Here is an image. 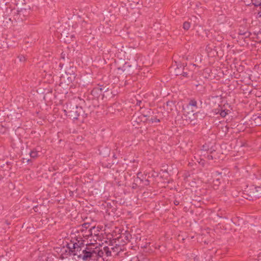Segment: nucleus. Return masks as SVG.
Returning a JSON list of instances; mask_svg holds the SVG:
<instances>
[{
	"label": "nucleus",
	"instance_id": "nucleus-2",
	"mask_svg": "<svg viewBox=\"0 0 261 261\" xmlns=\"http://www.w3.org/2000/svg\"><path fill=\"white\" fill-rule=\"evenodd\" d=\"M197 102L194 99L191 100L189 103L182 108V119L185 123H189L197 118Z\"/></svg>",
	"mask_w": 261,
	"mask_h": 261
},
{
	"label": "nucleus",
	"instance_id": "nucleus-26",
	"mask_svg": "<svg viewBox=\"0 0 261 261\" xmlns=\"http://www.w3.org/2000/svg\"><path fill=\"white\" fill-rule=\"evenodd\" d=\"M145 185H148V184L149 181H148V180H145Z\"/></svg>",
	"mask_w": 261,
	"mask_h": 261
},
{
	"label": "nucleus",
	"instance_id": "nucleus-32",
	"mask_svg": "<svg viewBox=\"0 0 261 261\" xmlns=\"http://www.w3.org/2000/svg\"><path fill=\"white\" fill-rule=\"evenodd\" d=\"M174 203H175L176 205L178 204V203H177V202H174Z\"/></svg>",
	"mask_w": 261,
	"mask_h": 261
},
{
	"label": "nucleus",
	"instance_id": "nucleus-15",
	"mask_svg": "<svg viewBox=\"0 0 261 261\" xmlns=\"http://www.w3.org/2000/svg\"><path fill=\"white\" fill-rule=\"evenodd\" d=\"M191 27V23L189 22L185 21L183 23L182 28L185 30H188Z\"/></svg>",
	"mask_w": 261,
	"mask_h": 261
},
{
	"label": "nucleus",
	"instance_id": "nucleus-21",
	"mask_svg": "<svg viewBox=\"0 0 261 261\" xmlns=\"http://www.w3.org/2000/svg\"><path fill=\"white\" fill-rule=\"evenodd\" d=\"M135 101H136V105L137 106H140V104L141 103V100H138L137 99H136L135 100L132 101V103H135Z\"/></svg>",
	"mask_w": 261,
	"mask_h": 261
},
{
	"label": "nucleus",
	"instance_id": "nucleus-8",
	"mask_svg": "<svg viewBox=\"0 0 261 261\" xmlns=\"http://www.w3.org/2000/svg\"><path fill=\"white\" fill-rule=\"evenodd\" d=\"M85 247H86V251L85 252H90L91 254H90L89 260L92 257L94 256V253H96L97 252V245L96 244H91V245H86Z\"/></svg>",
	"mask_w": 261,
	"mask_h": 261
},
{
	"label": "nucleus",
	"instance_id": "nucleus-16",
	"mask_svg": "<svg viewBox=\"0 0 261 261\" xmlns=\"http://www.w3.org/2000/svg\"><path fill=\"white\" fill-rule=\"evenodd\" d=\"M97 252L96 253H94V256H96L97 255L99 256H102L104 254L103 249L102 250H100L99 248H97L96 249Z\"/></svg>",
	"mask_w": 261,
	"mask_h": 261
},
{
	"label": "nucleus",
	"instance_id": "nucleus-11",
	"mask_svg": "<svg viewBox=\"0 0 261 261\" xmlns=\"http://www.w3.org/2000/svg\"><path fill=\"white\" fill-rule=\"evenodd\" d=\"M121 261H140V260L137 256H127Z\"/></svg>",
	"mask_w": 261,
	"mask_h": 261
},
{
	"label": "nucleus",
	"instance_id": "nucleus-33",
	"mask_svg": "<svg viewBox=\"0 0 261 261\" xmlns=\"http://www.w3.org/2000/svg\"><path fill=\"white\" fill-rule=\"evenodd\" d=\"M143 116H144V117H146V116H147V115H143Z\"/></svg>",
	"mask_w": 261,
	"mask_h": 261
},
{
	"label": "nucleus",
	"instance_id": "nucleus-4",
	"mask_svg": "<svg viewBox=\"0 0 261 261\" xmlns=\"http://www.w3.org/2000/svg\"><path fill=\"white\" fill-rule=\"evenodd\" d=\"M75 75L74 73L68 75L66 73L65 75L61 76L59 86L65 90V93H67L66 90L68 88L72 87V83L75 80Z\"/></svg>",
	"mask_w": 261,
	"mask_h": 261
},
{
	"label": "nucleus",
	"instance_id": "nucleus-18",
	"mask_svg": "<svg viewBox=\"0 0 261 261\" xmlns=\"http://www.w3.org/2000/svg\"><path fill=\"white\" fill-rule=\"evenodd\" d=\"M30 155L32 158H36L38 156V152L36 150H33L30 152Z\"/></svg>",
	"mask_w": 261,
	"mask_h": 261
},
{
	"label": "nucleus",
	"instance_id": "nucleus-17",
	"mask_svg": "<svg viewBox=\"0 0 261 261\" xmlns=\"http://www.w3.org/2000/svg\"><path fill=\"white\" fill-rule=\"evenodd\" d=\"M254 121L256 125H259L261 123V115L255 118Z\"/></svg>",
	"mask_w": 261,
	"mask_h": 261
},
{
	"label": "nucleus",
	"instance_id": "nucleus-31",
	"mask_svg": "<svg viewBox=\"0 0 261 261\" xmlns=\"http://www.w3.org/2000/svg\"><path fill=\"white\" fill-rule=\"evenodd\" d=\"M24 160H25V159H23V162L24 163Z\"/></svg>",
	"mask_w": 261,
	"mask_h": 261
},
{
	"label": "nucleus",
	"instance_id": "nucleus-35",
	"mask_svg": "<svg viewBox=\"0 0 261 261\" xmlns=\"http://www.w3.org/2000/svg\"><path fill=\"white\" fill-rule=\"evenodd\" d=\"M258 121H259L260 122H261L260 120V119H258Z\"/></svg>",
	"mask_w": 261,
	"mask_h": 261
},
{
	"label": "nucleus",
	"instance_id": "nucleus-19",
	"mask_svg": "<svg viewBox=\"0 0 261 261\" xmlns=\"http://www.w3.org/2000/svg\"><path fill=\"white\" fill-rule=\"evenodd\" d=\"M252 4L255 6L261 5V0H251Z\"/></svg>",
	"mask_w": 261,
	"mask_h": 261
},
{
	"label": "nucleus",
	"instance_id": "nucleus-3",
	"mask_svg": "<svg viewBox=\"0 0 261 261\" xmlns=\"http://www.w3.org/2000/svg\"><path fill=\"white\" fill-rule=\"evenodd\" d=\"M72 247H69L70 251L73 255L76 256L79 259L81 258L84 260H88L89 258V255L91 253L85 252L86 251V247L83 243H80V241L75 242L72 244Z\"/></svg>",
	"mask_w": 261,
	"mask_h": 261
},
{
	"label": "nucleus",
	"instance_id": "nucleus-30",
	"mask_svg": "<svg viewBox=\"0 0 261 261\" xmlns=\"http://www.w3.org/2000/svg\"><path fill=\"white\" fill-rule=\"evenodd\" d=\"M30 161V160H27L26 162L28 163Z\"/></svg>",
	"mask_w": 261,
	"mask_h": 261
},
{
	"label": "nucleus",
	"instance_id": "nucleus-9",
	"mask_svg": "<svg viewBox=\"0 0 261 261\" xmlns=\"http://www.w3.org/2000/svg\"><path fill=\"white\" fill-rule=\"evenodd\" d=\"M249 196H254L255 197H258L259 195L258 191L256 187L254 186H251L246 191Z\"/></svg>",
	"mask_w": 261,
	"mask_h": 261
},
{
	"label": "nucleus",
	"instance_id": "nucleus-25",
	"mask_svg": "<svg viewBox=\"0 0 261 261\" xmlns=\"http://www.w3.org/2000/svg\"><path fill=\"white\" fill-rule=\"evenodd\" d=\"M258 16L259 17L261 18V11L258 13Z\"/></svg>",
	"mask_w": 261,
	"mask_h": 261
},
{
	"label": "nucleus",
	"instance_id": "nucleus-34",
	"mask_svg": "<svg viewBox=\"0 0 261 261\" xmlns=\"http://www.w3.org/2000/svg\"><path fill=\"white\" fill-rule=\"evenodd\" d=\"M127 66H126L125 64V66H124V67H127Z\"/></svg>",
	"mask_w": 261,
	"mask_h": 261
},
{
	"label": "nucleus",
	"instance_id": "nucleus-6",
	"mask_svg": "<svg viewBox=\"0 0 261 261\" xmlns=\"http://www.w3.org/2000/svg\"><path fill=\"white\" fill-rule=\"evenodd\" d=\"M227 107H229L228 104L224 105L222 107L219 105L217 108L213 109V112L214 114H220L221 117H224L230 112Z\"/></svg>",
	"mask_w": 261,
	"mask_h": 261
},
{
	"label": "nucleus",
	"instance_id": "nucleus-22",
	"mask_svg": "<svg viewBox=\"0 0 261 261\" xmlns=\"http://www.w3.org/2000/svg\"><path fill=\"white\" fill-rule=\"evenodd\" d=\"M151 121L152 123L153 122H159L160 121V119L154 118V119H151Z\"/></svg>",
	"mask_w": 261,
	"mask_h": 261
},
{
	"label": "nucleus",
	"instance_id": "nucleus-14",
	"mask_svg": "<svg viewBox=\"0 0 261 261\" xmlns=\"http://www.w3.org/2000/svg\"><path fill=\"white\" fill-rule=\"evenodd\" d=\"M104 253L107 256H109L112 255L111 251L110 250V248L108 247H105L103 248Z\"/></svg>",
	"mask_w": 261,
	"mask_h": 261
},
{
	"label": "nucleus",
	"instance_id": "nucleus-23",
	"mask_svg": "<svg viewBox=\"0 0 261 261\" xmlns=\"http://www.w3.org/2000/svg\"><path fill=\"white\" fill-rule=\"evenodd\" d=\"M117 69H118V72H121V71H124L126 70V68H124V69H123L122 68H121V67H118Z\"/></svg>",
	"mask_w": 261,
	"mask_h": 261
},
{
	"label": "nucleus",
	"instance_id": "nucleus-24",
	"mask_svg": "<svg viewBox=\"0 0 261 261\" xmlns=\"http://www.w3.org/2000/svg\"><path fill=\"white\" fill-rule=\"evenodd\" d=\"M142 176H143V175H142V174L141 173H138V174H137V177L138 178H140V179H141V177Z\"/></svg>",
	"mask_w": 261,
	"mask_h": 261
},
{
	"label": "nucleus",
	"instance_id": "nucleus-28",
	"mask_svg": "<svg viewBox=\"0 0 261 261\" xmlns=\"http://www.w3.org/2000/svg\"><path fill=\"white\" fill-rule=\"evenodd\" d=\"M215 182H217V183H218H218H219V179H216V181H215Z\"/></svg>",
	"mask_w": 261,
	"mask_h": 261
},
{
	"label": "nucleus",
	"instance_id": "nucleus-27",
	"mask_svg": "<svg viewBox=\"0 0 261 261\" xmlns=\"http://www.w3.org/2000/svg\"><path fill=\"white\" fill-rule=\"evenodd\" d=\"M199 163H201L202 165H204V163H203V162L202 161H201L199 162Z\"/></svg>",
	"mask_w": 261,
	"mask_h": 261
},
{
	"label": "nucleus",
	"instance_id": "nucleus-10",
	"mask_svg": "<svg viewBox=\"0 0 261 261\" xmlns=\"http://www.w3.org/2000/svg\"><path fill=\"white\" fill-rule=\"evenodd\" d=\"M250 33L249 32H245L244 34H240L239 37V41L242 45H244L245 44H248V39Z\"/></svg>",
	"mask_w": 261,
	"mask_h": 261
},
{
	"label": "nucleus",
	"instance_id": "nucleus-12",
	"mask_svg": "<svg viewBox=\"0 0 261 261\" xmlns=\"http://www.w3.org/2000/svg\"><path fill=\"white\" fill-rule=\"evenodd\" d=\"M175 108V105L172 102L168 101L166 103V109L168 112H171Z\"/></svg>",
	"mask_w": 261,
	"mask_h": 261
},
{
	"label": "nucleus",
	"instance_id": "nucleus-1",
	"mask_svg": "<svg viewBox=\"0 0 261 261\" xmlns=\"http://www.w3.org/2000/svg\"><path fill=\"white\" fill-rule=\"evenodd\" d=\"M84 103V99L80 97L75 98L64 110L66 115L74 119H77L80 117H84L85 112L82 106Z\"/></svg>",
	"mask_w": 261,
	"mask_h": 261
},
{
	"label": "nucleus",
	"instance_id": "nucleus-13",
	"mask_svg": "<svg viewBox=\"0 0 261 261\" xmlns=\"http://www.w3.org/2000/svg\"><path fill=\"white\" fill-rule=\"evenodd\" d=\"M89 231L90 232L91 236H97L98 234L99 230L97 228L92 227Z\"/></svg>",
	"mask_w": 261,
	"mask_h": 261
},
{
	"label": "nucleus",
	"instance_id": "nucleus-5",
	"mask_svg": "<svg viewBox=\"0 0 261 261\" xmlns=\"http://www.w3.org/2000/svg\"><path fill=\"white\" fill-rule=\"evenodd\" d=\"M108 89L103 87L102 86L98 85L94 87L91 91V94L95 98H103L104 93L107 91Z\"/></svg>",
	"mask_w": 261,
	"mask_h": 261
},
{
	"label": "nucleus",
	"instance_id": "nucleus-20",
	"mask_svg": "<svg viewBox=\"0 0 261 261\" xmlns=\"http://www.w3.org/2000/svg\"><path fill=\"white\" fill-rule=\"evenodd\" d=\"M184 66L181 64L177 65V68L175 69V73L176 75H178L179 74H180V72H179L177 69H178L179 68L182 69L184 68Z\"/></svg>",
	"mask_w": 261,
	"mask_h": 261
},
{
	"label": "nucleus",
	"instance_id": "nucleus-29",
	"mask_svg": "<svg viewBox=\"0 0 261 261\" xmlns=\"http://www.w3.org/2000/svg\"><path fill=\"white\" fill-rule=\"evenodd\" d=\"M133 119H137V118H136V117L135 116H134Z\"/></svg>",
	"mask_w": 261,
	"mask_h": 261
},
{
	"label": "nucleus",
	"instance_id": "nucleus-7",
	"mask_svg": "<svg viewBox=\"0 0 261 261\" xmlns=\"http://www.w3.org/2000/svg\"><path fill=\"white\" fill-rule=\"evenodd\" d=\"M221 155H223V153L214 151H212L210 154H207L205 158L209 162L213 160L216 162L217 160H223V158Z\"/></svg>",
	"mask_w": 261,
	"mask_h": 261
}]
</instances>
